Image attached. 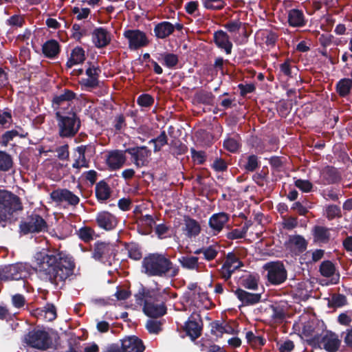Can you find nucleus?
Instances as JSON below:
<instances>
[{
  "instance_id": "nucleus-1",
  "label": "nucleus",
  "mask_w": 352,
  "mask_h": 352,
  "mask_svg": "<svg viewBox=\"0 0 352 352\" xmlns=\"http://www.w3.org/2000/svg\"><path fill=\"white\" fill-rule=\"evenodd\" d=\"M34 265L42 279L55 285L64 282L73 274L74 269L71 259L57 251L36 252L34 256Z\"/></svg>"
},
{
  "instance_id": "nucleus-2",
  "label": "nucleus",
  "mask_w": 352,
  "mask_h": 352,
  "mask_svg": "<svg viewBox=\"0 0 352 352\" xmlns=\"http://www.w3.org/2000/svg\"><path fill=\"white\" fill-rule=\"evenodd\" d=\"M142 268L149 276L174 277L179 273V267L163 254H149L143 258Z\"/></svg>"
},
{
  "instance_id": "nucleus-3",
  "label": "nucleus",
  "mask_w": 352,
  "mask_h": 352,
  "mask_svg": "<svg viewBox=\"0 0 352 352\" xmlns=\"http://www.w3.org/2000/svg\"><path fill=\"white\" fill-rule=\"evenodd\" d=\"M137 303L144 304V314L151 318H157L166 314V307L162 301H159L155 292L140 289L135 295Z\"/></svg>"
},
{
  "instance_id": "nucleus-4",
  "label": "nucleus",
  "mask_w": 352,
  "mask_h": 352,
  "mask_svg": "<svg viewBox=\"0 0 352 352\" xmlns=\"http://www.w3.org/2000/svg\"><path fill=\"white\" fill-rule=\"evenodd\" d=\"M309 345L315 349L327 352H338L341 346V340L338 334L331 331H322L320 335L307 340Z\"/></svg>"
},
{
  "instance_id": "nucleus-5",
  "label": "nucleus",
  "mask_w": 352,
  "mask_h": 352,
  "mask_svg": "<svg viewBox=\"0 0 352 352\" xmlns=\"http://www.w3.org/2000/svg\"><path fill=\"white\" fill-rule=\"evenodd\" d=\"M56 117L60 137L71 138L78 133L80 123L75 112L66 113L59 111L56 113Z\"/></svg>"
},
{
  "instance_id": "nucleus-6",
  "label": "nucleus",
  "mask_w": 352,
  "mask_h": 352,
  "mask_svg": "<svg viewBox=\"0 0 352 352\" xmlns=\"http://www.w3.org/2000/svg\"><path fill=\"white\" fill-rule=\"evenodd\" d=\"M0 208L9 217L14 212L23 208L20 198L16 195L4 190H0Z\"/></svg>"
},
{
  "instance_id": "nucleus-7",
  "label": "nucleus",
  "mask_w": 352,
  "mask_h": 352,
  "mask_svg": "<svg viewBox=\"0 0 352 352\" xmlns=\"http://www.w3.org/2000/svg\"><path fill=\"white\" fill-rule=\"evenodd\" d=\"M23 341L28 346L39 350H45L50 345L47 332L42 330H32L24 336Z\"/></svg>"
},
{
  "instance_id": "nucleus-8",
  "label": "nucleus",
  "mask_w": 352,
  "mask_h": 352,
  "mask_svg": "<svg viewBox=\"0 0 352 352\" xmlns=\"http://www.w3.org/2000/svg\"><path fill=\"white\" fill-rule=\"evenodd\" d=\"M264 268L267 272V280L272 285H280L287 279V270L281 262L266 263Z\"/></svg>"
},
{
  "instance_id": "nucleus-9",
  "label": "nucleus",
  "mask_w": 352,
  "mask_h": 352,
  "mask_svg": "<svg viewBox=\"0 0 352 352\" xmlns=\"http://www.w3.org/2000/svg\"><path fill=\"white\" fill-rule=\"evenodd\" d=\"M28 274L27 267L23 263H16L0 270V281L23 279Z\"/></svg>"
},
{
  "instance_id": "nucleus-10",
  "label": "nucleus",
  "mask_w": 352,
  "mask_h": 352,
  "mask_svg": "<svg viewBox=\"0 0 352 352\" xmlns=\"http://www.w3.org/2000/svg\"><path fill=\"white\" fill-rule=\"evenodd\" d=\"M124 36L128 40L129 47L131 50H138L146 46L148 43L146 34L139 30H126Z\"/></svg>"
},
{
  "instance_id": "nucleus-11",
  "label": "nucleus",
  "mask_w": 352,
  "mask_h": 352,
  "mask_svg": "<svg viewBox=\"0 0 352 352\" xmlns=\"http://www.w3.org/2000/svg\"><path fill=\"white\" fill-rule=\"evenodd\" d=\"M125 152L129 153L133 164L138 168L146 166L149 162L151 151L144 146L127 148Z\"/></svg>"
},
{
  "instance_id": "nucleus-12",
  "label": "nucleus",
  "mask_w": 352,
  "mask_h": 352,
  "mask_svg": "<svg viewBox=\"0 0 352 352\" xmlns=\"http://www.w3.org/2000/svg\"><path fill=\"white\" fill-rule=\"evenodd\" d=\"M47 228L45 221L39 215L32 214L28 221L23 222L20 225V229L24 234L30 232H39L44 231Z\"/></svg>"
},
{
  "instance_id": "nucleus-13",
  "label": "nucleus",
  "mask_w": 352,
  "mask_h": 352,
  "mask_svg": "<svg viewBox=\"0 0 352 352\" xmlns=\"http://www.w3.org/2000/svg\"><path fill=\"white\" fill-rule=\"evenodd\" d=\"M241 266H243V263L239 257L234 253H229L221 269V274L223 278L228 280L230 278L232 273Z\"/></svg>"
},
{
  "instance_id": "nucleus-14",
  "label": "nucleus",
  "mask_w": 352,
  "mask_h": 352,
  "mask_svg": "<svg viewBox=\"0 0 352 352\" xmlns=\"http://www.w3.org/2000/svg\"><path fill=\"white\" fill-rule=\"evenodd\" d=\"M50 197L55 202L65 201L71 206H76L80 201V198L77 195L66 188L53 190L50 193Z\"/></svg>"
},
{
  "instance_id": "nucleus-15",
  "label": "nucleus",
  "mask_w": 352,
  "mask_h": 352,
  "mask_svg": "<svg viewBox=\"0 0 352 352\" xmlns=\"http://www.w3.org/2000/svg\"><path fill=\"white\" fill-rule=\"evenodd\" d=\"M125 151L113 150L108 152L106 156V163L111 170L120 169L125 164L126 158Z\"/></svg>"
},
{
  "instance_id": "nucleus-16",
  "label": "nucleus",
  "mask_w": 352,
  "mask_h": 352,
  "mask_svg": "<svg viewBox=\"0 0 352 352\" xmlns=\"http://www.w3.org/2000/svg\"><path fill=\"white\" fill-rule=\"evenodd\" d=\"M101 72L98 67L91 65L86 69L87 78H82L80 85L86 89H93L98 86V77Z\"/></svg>"
},
{
  "instance_id": "nucleus-17",
  "label": "nucleus",
  "mask_w": 352,
  "mask_h": 352,
  "mask_svg": "<svg viewBox=\"0 0 352 352\" xmlns=\"http://www.w3.org/2000/svg\"><path fill=\"white\" fill-rule=\"evenodd\" d=\"M201 320L199 314L193 313L185 324L186 333L193 340L201 335Z\"/></svg>"
},
{
  "instance_id": "nucleus-18",
  "label": "nucleus",
  "mask_w": 352,
  "mask_h": 352,
  "mask_svg": "<svg viewBox=\"0 0 352 352\" xmlns=\"http://www.w3.org/2000/svg\"><path fill=\"white\" fill-rule=\"evenodd\" d=\"M319 271L324 277L329 278L331 285L337 284L340 280V274L335 265L330 261H324L320 265Z\"/></svg>"
},
{
  "instance_id": "nucleus-19",
  "label": "nucleus",
  "mask_w": 352,
  "mask_h": 352,
  "mask_svg": "<svg viewBox=\"0 0 352 352\" xmlns=\"http://www.w3.org/2000/svg\"><path fill=\"white\" fill-rule=\"evenodd\" d=\"M91 38L96 47L102 48L109 44L111 34L106 29L98 28L93 30Z\"/></svg>"
},
{
  "instance_id": "nucleus-20",
  "label": "nucleus",
  "mask_w": 352,
  "mask_h": 352,
  "mask_svg": "<svg viewBox=\"0 0 352 352\" xmlns=\"http://www.w3.org/2000/svg\"><path fill=\"white\" fill-rule=\"evenodd\" d=\"M96 222L99 227L106 230H113L118 224L116 216L107 211L99 212L96 217Z\"/></svg>"
},
{
  "instance_id": "nucleus-21",
  "label": "nucleus",
  "mask_w": 352,
  "mask_h": 352,
  "mask_svg": "<svg viewBox=\"0 0 352 352\" xmlns=\"http://www.w3.org/2000/svg\"><path fill=\"white\" fill-rule=\"evenodd\" d=\"M113 246L107 243L98 242L95 244L93 257L98 261L107 259L111 254Z\"/></svg>"
},
{
  "instance_id": "nucleus-22",
  "label": "nucleus",
  "mask_w": 352,
  "mask_h": 352,
  "mask_svg": "<svg viewBox=\"0 0 352 352\" xmlns=\"http://www.w3.org/2000/svg\"><path fill=\"white\" fill-rule=\"evenodd\" d=\"M214 42L218 47L223 50L227 54H231L232 43L230 41L228 35L225 32L219 30L214 32Z\"/></svg>"
},
{
  "instance_id": "nucleus-23",
  "label": "nucleus",
  "mask_w": 352,
  "mask_h": 352,
  "mask_svg": "<svg viewBox=\"0 0 352 352\" xmlns=\"http://www.w3.org/2000/svg\"><path fill=\"white\" fill-rule=\"evenodd\" d=\"M211 331L217 337H222L224 333L228 335H234L236 333L234 324L229 322H214L212 324Z\"/></svg>"
},
{
  "instance_id": "nucleus-24",
  "label": "nucleus",
  "mask_w": 352,
  "mask_h": 352,
  "mask_svg": "<svg viewBox=\"0 0 352 352\" xmlns=\"http://www.w3.org/2000/svg\"><path fill=\"white\" fill-rule=\"evenodd\" d=\"M121 346L125 352H143L144 349L142 341L135 336L123 339Z\"/></svg>"
},
{
  "instance_id": "nucleus-25",
  "label": "nucleus",
  "mask_w": 352,
  "mask_h": 352,
  "mask_svg": "<svg viewBox=\"0 0 352 352\" xmlns=\"http://www.w3.org/2000/svg\"><path fill=\"white\" fill-rule=\"evenodd\" d=\"M229 220V215L225 212L214 214L209 219V226L217 233L222 230Z\"/></svg>"
},
{
  "instance_id": "nucleus-26",
  "label": "nucleus",
  "mask_w": 352,
  "mask_h": 352,
  "mask_svg": "<svg viewBox=\"0 0 352 352\" xmlns=\"http://www.w3.org/2000/svg\"><path fill=\"white\" fill-rule=\"evenodd\" d=\"M182 228L185 235L189 238L195 237L201 232V226L195 219L185 217Z\"/></svg>"
},
{
  "instance_id": "nucleus-27",
  "label": "nucleus",
  "mask_w": 352,
  "mask_h": 352,
  "mask_svg": "<svg viewBox=\"0 0 352 352\" xmlns=\"http://www.w3.org/2000/svg\"><path fill=\"white\" fill-rule=\"evenodd\" d=\"M234 294L244 305H252L258 303L261 298L259 294L248 292L242 289H237Z\"/></svg>"
},
{
  "instance_id": "nucleus-28",
  "label": "nucleus",
  "mask_w": 352,
  "mask_h": 352,
  "mask_svg": "<svg viewBox=\"0 0 352 352\" xmlns=\"http://www.w3.org/2000/svg\"><path fill=\"white\" fill-rule=\"evenodd\" d=\"M175 31V26L168 21H163L155 26L154 32L159 38H165Z\"/></svg>"
},
{
  "instance_id": "nucleus-29",
  "label": "nucleus",
  "mask_w": 352,
  "mask_h": 352,
  "mask_svg": "<svg viewBox=\"0 0 352 352\" xmlns=\"http://www.w3.org/2000/svg\"><path fill=\"white\" fill-rule=\"evenodd\" d=\"M288 23L292 27H302L305 24L302 11L298 9L290 10L288 12Z\"/></svg>"
},
{
  "instance_id": "nucleus-30",
  "label": "nucleus",
  "mask_w": 352,
  "mask_h": 352,
  "mask_svg": "<svg viewBox=\"0 0 352 352\" xmlns=\"http://www.w3.org/2000/svg\"><path fill=\"white\" fill-rule=\"evenodd\" d=\"M85 60V50L80 47H76L72 50L66 65L67 67L71 68L74 65L83 63Z\"/></svg>"
},
{
  "instance_id": "nucleus-31",
  "label": "nucleus",
  "mask_w": 352,
  "mask_h": 352,
  "mask_svg": "<svg viewBox=\"0 0 352 352\" xmlns=\"http://www.w3.org/2000/svg\"><path fill=\"white\" fill-rule=\"evenodd\" d=\"M42 50L46 57L54 58L59 53L60 46L56 41L50 40L43 44Z\"/></svg>"
},
{
  "instance_id": "nucleus-32",
  "label": "nucleus",
  "mask_w": 352,
  "mask_h": 352,
  "mask_svg": "<svg viewBox=\"0 0 352 352\" xmlns=\"http://www.w3.org/2000/svg\"><path fill=\"white\" fill-rule=\"evenodd\" d=\"M111 188L109 186L103 181L98 182L96 186V195L98 199L106 201L111 196Z\"/></svg>"
},
{
  "instance_id": "nucleus-33",
  "label": "nucleus",
  "mask_w": 352,
  "mask_h": 352,
  "mask_svg": "<svg viewBox=\"0 0 352 352\" xmlns=\"http://www.w3.org/2000/svg\"><path fill=\"white\" fill-rule=\"evenodd\" d=\"M87 146H80L76 148V152L78 153L77 158L76 159L74 163L72 166L74 168L80 169V168L88 167V162L85 158V152H86Z\"/></svg>"
},
{
  "instance_id": "nucleus-34",
  "label": "nucleus",
  "mask_w": 352,
  "mask_h": 352,
  "mask_svg": "<svg viewBox=\"0 0 352 352\" xmlns=\"http://www.w3.org/2000/svg\"><path fill=\"white\" fill-rule=\"evenodd\" d=\"M21 133L18 132L16 129H13L11 131H6L3 134L1 137V144L2 145L6 146L10 141L12 140L16 136H19L20 138H25L28 135V133L25 132L21 127H18Z\"/></svg>"
},
{
  "instance_id": "nucleus-35",
  "label": "nucleus",
  "mask_w": 352,
  "mask_h": 352,
  "mask_svg": "<svg viewBox=\"0 0 352 352\" xmlns=\"http://www.w3.org/2000/svg\"><path fill=\"white\" fill-rule=\"evenodd\" d=\"M199 258L196 256H182L179 258L181 265L188 270H198L199 267Z\"/></svg>"
},
{
  "instance_id": "nucleus-36",
  "label": "nucleus",
  "mask_w": 352,
  "mask_h": 352,
  "mask_svg": "<svg viewBox=\"0 0 352 352\" xmlns=\"http://www.w3.org/2000/svg\"><path fill=\"white\" fill-rule=\"evenodd\" d=\"M314 239L317 241L326 242L329 239V230L324 226H317L314 228Z\"/></svg>"
},
{
  "instance_id": "nucleus-37",
  "label": "nucleus",
  "mask_w": 352,
  "mask_h": 352,
  "mask_svg": "<svg viewBox=\"0 0 352 352\" xmlns=\"http://www.w3.org/2000/svg\"><path fill=\"white\" fill-rule=\"evenodd\" d=\"M289 242L291 247L298 252H303L307 248V243L306 240L300 235L291 236Z\"/></svg>"
},
{
  "instance_id": "nucleus-38",
  "label": "nucleus",
  "mask_w": 352,
  "mask_h": 352,
  "mask_svg": "<svg viewBox=\"0 0 352 352\" xmlns=\"http://www.w3.org/2000/svg\"><path fill=\"white\" fill-rule=\"evenodd\" d=\"M352 88V79L344 78L337 84V91L339 95L344 97L348 95Z\"/></svg>"
},
{
  "instance_id": "nucleus-39",
  "label": "nucleus",
  "mask_w": 352,
  "mask_h": 352,
  "mask_svg": "<svg viewBox=\"0 0 352 352\" xmlns=\"http://www.w3.org/2000/svg\"><path fill=\"white\" fill-rule=\"evenodd\" d=\"M258 276L249 274L242 278L241 285L246 289L256 290L258 288Z\"/></svg>"
},
{
  "instance_id": "nucleus-40",
  "label": "nucleus",
  "mask_w": 352,
  "mask_h": 352,
  "mask_svg": "<svg viewBox=\"0 0 352 352\" xmlns=\"http://www.w3.org/2000/svg\"><path fill=\"white\" fill-rule=\"evenodd\" d=\"M75 97V94L69 90H65L62 94L56 96L53 99V107L60 105L64 102L71 101Z\"/></svg>"
},
{
  "instance_id": "nucleus-41",
  "label": "nucleus",
  "mask_w": 352,
  "mask_h": 352,
  "mask_svg": "<svg viewBox=\"0 0 352 352\" xmlns=\"http://www.w3.org/2000/svg\"><path fill=\"white\" fill-rule=\"evenodd\" d=\"M72 12L78 20H82L89 16L91 10L88 8H83L82 5L77 4L72 8Z\"/></svg>"
},
{
  "instance_id": "nucleus-42",
  "label": "nucleus",
  "mask_w": 352,
  "mask_h": 352,
  "mask_svg": "<svg viewBox=\"0 0 352 352\" xmlns=\"http://www.w3.org/2000/svg\"><path fill=\"white\" fill-rule=\"evenodd\" d=\"M12 166L11 156L4 151H0V170L7 171Z\"/></svg>"
},
{
  "instance_id": "nucleus-43",
  "label": "nucleus",
  "mask_w": 352,
  "mask_h": 352,
  "mask_svg": "<svg viewBox=\"0 0 352 352\" xmlns=\"http://www.w3.org/2000/svg\"><path fill=\"white\" fill-rule=\"evenodd\" d=\"M245 337L248 342L254 348L260 347L265 344V340L262 337L255 336L252 331L247 332Z\"/></svg>"
},
{
  "instance_id": "nucleus-44",
  "label": "nucleus",
  "mask_w": 352,
  "mask_h": 352,
  "mask_svg": "<svg viewBox=\"0 0 352 352\" xmlns=\"http://www.w3.org/2000/svg\"><path fill=\"white\" fill-rule=\"evenodd\" d=\"M149 142H153L154 144V152L160 151L168 142V138L166 132L162 131L157 138L152 139Z\"/></svg>"
},
{
  "instance_id": "nucleus-45",
  "label": "nucleus",
  "mask_w": 352,
  "mask_h": 352,
  "mask_svg": "<svg viewBox=\"0 0 352 352\" xmlns=\"http://www.w3.org/2000/svg\"><path fill=\"white\" fill-rule=\"evenodd\" d=\"M161 56L164 65L168 68H173L178 63V57L174 54L166 53Z\"/></svg>"
},
{
  "instance_id": "nucleus-46",
  "label": "nucleus",
  "mask_w": 352,
  "mask_h": 352,
  "mask_svg": "<svg viewBox=\"0 0 352 352\" xmlns=\"http://www.w3.org/2000/svg\"><path fill=\"white\" fill-rule=\"evenodd\" d=\"M248 230V226L245 225L241 229H234L226 234L228 239L234 240L245 237Z\"/></svg>"
},
{
  "instance_id": "nucleus-47",
  "label": "nucleus",
  "mask_w": 352,
  "mask_h": 352,
  "mask_svg": "<svg viewBox=\"0 0 352 352\" xmlns=\"http://www.w3.org/2000/svg\"><path fill=\"white\" fill-rule=\"evenodd\" d=\"M326 217L329 220L341 217V210L336 205H329L326 208Z\"/></svg>"
},
{
  "instance_id": "nucleus-48",
  "label": "nucleus",
  "mask_w": 352,
  "mask_h": 352,
  "mask_svg": "<svg viewBox=\"0 0 352 352\" xmlns=\"http://www.w3.org/2000/svg\"><path fill=\"white\" fill-rule=\"evenodd\" d=\"M94 231L89 227H84L79 230L78 236L85 242H88L93 239Z\"/></svg>"
},
{
  "instance_id": "nucleus-49",
  "label": "nucleus",
  "mask_w": 352,
  "mask_h": 352,
  "mask_svg": "<svg viewBox=\"0 0 352 352\" xmlns=\"http://www.w3.org/2000/svg\"><path fill=\"white\" fill-rule=\"evenodd\" d=\"M138 104L143 107H149L153 105L154 98L149 94H142L137 99Z\"/></svg>"
},
{
  "instance_id": "nucleus-50",
  "label": "nucleus",
  "mask_w": 352,
  "mask_h": 352,
  "mask_svg": "<svg viewBox=\"0 0 352 352\" xmlns=\"http://www.w3.org/2000/svg\"><path fill=\"white\" fill-rule=\"evenodd\" d=\"M25 21L24 18L22 15L15 14L10 16L8 21L7 23L12 27L18 28L22 27Z\"/></svg>"
},
{
  "instance_id": "nucleus-51",
  "label": "nucleus",
  "mask_w": 352,
  "mask_h": 352,
  "mask_svg": "<svg viewBox=\"0 0 352 352\" xmlns=\"http://www.w3.org/2000/svg\"><path fill=\"white\" fill-rule=\"evenodd\" d=\"M295 186L304 192H309L311 191L313 185L309 180L305 179H296L295 181Z\"/></svg>"
},
{
  "instance_id": "nucleus-52",
  "label": "nucleus",
  "mask_w": 352,
  "mask_h": 352,
  "mask_svg": "<svg viewBox=\"0 0 352 352\" xmlns=\"http://www.w3.org/2000/svg\"><path fill=\"white\" fill-rule=\"evenodd\" d=\"M44 317L47 321H52L56 318V308L53 305H47L44 309Z\"/></svg>"
},
{
  "instance_id": "nucleus-53",
  "label": "nucleus",
  "mask_w": 352,
  "mask_h": 352,
  "mask_svg": "<svg viewBox=\"0 0 352 352\" xmlns=\"http://www.w3.org/2000/svg\"><path fill=\"white\" fill-rule=\"evenodd\" d=\"M204 6L207 9L219 10L223 8L224 3L222 0H204Z\"/></svg>"
},
{
  "instance_id": "nucleus-54",
  "label": "nucleus",
  "mask_w": 352,
  "mask_h": 352,
  "mask_svg": "<svg viewBox=\"0 0 352 352\" xmlns=\"http://www.w3.org/2000/svg\"><path fill=\"white\" fill-rule=\"evenodd\" d=\"M258 158L256 155H252L248 156V161L244 165V168L248 171H254L258 167Z\"/></svg>"
},
{
  "instance_id": "nucleus-55",
  "label": "nucleus",
  "mask_w": 352,
  "mask_h": 352,
  "mask_svg": "<svg viewBox=\"0 0 352 352\" xmlns=\"http://www.w3.org/2000/svg\"><path fill=\"white\" fill-rule=\"evenodd\" d=\"M223 146L228 151L236 152L239 148V143L234 138H228L224 141Z\"/></svg>"
},
{
  "instance_id": "nucleus-56",
  "label": "nucleus",
  "mask_w": 352,
  "mask_h": 352,
  "mask_svg": "<svg viewBox=\"0 0 352 352\" xmlns=\"http://www.w3.org/2000/svg\"><path fill=\"white\" fill-rule=\"evenodd\" d=\"M12 122V114L9 111H4L0 113V125L4 128L8 127Z\"/></svg>"
},
{
  "instance_id": "nucleus-57",
  "label": "nucleus",
  "mask_w": 352,
  "mask_h": 352,
  "mask_svg": "<svg viewBox=\"0 0 352 352\" xmlns=\"http://www.w3.org/2000/svg\"><path fill=\"white\" fill-rule=\"evenodd\" d=\"M283 228L286 230H291L298 226L297 218L289 217L288 218H285L282 223Z\"/></svg>"
},
{
  "instance_id": "nucleus-58",
  "label": "nucleus",
  "mask_w": 352,
  "mask_h": 352,
  "mask_svg": "<svg viewBox=\"0 0 352 352\" xmlns=\"http://www.w3.org/2000/svg\"><path fill=\"white\" fill-rule=\"evenodd\" d=\"M146 329L151 333H157L161 331V323L159 321L149 320L146 323Z\"/></svg>"
},
{
  "instance_id": "nucleus-59",
  "label": "nucleus",
  "mask_w": 352,
  "mask_h": 352,
  "mask_svg": "<svg viewBox=\"0 0 352 352\" xmlns=\"http://www.w3.org/2000/svg\"><path fill=\"white\" fill-rule=\"evenodd\" d=\"M218 251L213 246H210L204 248V251H203V254L204 258L208 261L213 260L217 255Z\"/></svg>"
},
{
  "instance_id": "nucleus-60",
  "label": "nucleus",
  "mask_w": 352,
  "mask_h": 352,
  "mask_svg": "<svg viewBox=\"0 0 352 352\" xmlns=\"http://www.w3.org/2000/svg\"><path fill=\"white\" fill-rule=\"evenodd\" d=\"M192 157L198 164H201L206 161V155L204 151H197L195 149H191Z\"/></svg>"
},
{
  "instance_id": "nucleus-61",
  "label": "nucleus",
  "mask_w": 352,
  "mask_h": 352,
  "mask_svg": "<svg viewBox=\"0 0 352 352\" xmlns=\"http://www.w3.org/2000/svg\"><path fill=\"white\" fill-rule=\"evenodd\" d=\"M265 38V43L268 46H274L277 41L278 36L272 32H265L263 33Z\"/></svg>"
},
{
  "instance_id": "nucleus-62",
  "label": "nucleus",
  "mask_w": 352,
  "mask_h": 352,
  "mask_svg": "<svg viewBox=\"0 0 352 352\" xmlns=\"http://www.w3.org/2000/svg\"><path fill=\"white\" fill-rule=\"evenodd\" d=\"M272 317L275 320H276V321L281 320L284 318L285 311L282 308H280L279 307L272 306Z\"/></svg>"
},
{
  "instance_id": "nucleus-63",
  "label": "nucleus",
  "mask_w": 352,
  "mask_h": 352,
  "mask_svg": "<svg viewBox=\"0 0 352 352\" xmlns=\"http://www.w3.org/2000/svg\"><path fill=\"white\" fill-rule=\"evenodd\" d=\"M212 168L216 171L220 172L226 170L228 166L226 162L223 160L221 158H217L214 161L212 164Z\"/></svg>"
},
{
  "instance_id": "nucleus-64",
  "label": "nucleus",
  "mask_w": 352,
  "mask_h": 352,
  "mask_svg": "<svg viewBox=\"0 0 352 352\" xmlns=\"http://www.w3.org/2000/svg\"><path fill=\"white\" fill-rule=\"evenodd\" d=\"M294 348V344L291 340H286L279 344V351L280 352H291Z\"/></svg>"
}]
</instances>
